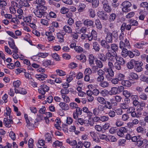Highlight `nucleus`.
Masks as SVG:
<instances>
[{
    "mask_svg": "<svg viewBox=\"0 0 148 148\" xmlns=\"http://www.w3.org/2000/svg\"><path fill=\"white\" fill-rule=\"evenodd\" d=\"M75 30L77 32H79L80 28L82 25V23L81 21H76L75 23Z\"/></svg>",
    "mask_w": 148,
    "mask_h": 148,
    "instance_id": "nucleus-23",
    "label": "nucleus"
},
{
    "mask_svg": "<svg viewBox=\"0 0 148 148\" xmlns=\"http://www.w3.org/2000/svg\"><path fill=\"white\" fill-rule=\"evenodd\" d=\"M49 54L47 53H39L37 56L39 57L45 58L48 56Z\"/></svg>",
    "mask_w": 148,
    "mask_h": 148,
    "instance_id": "nucleus-58",
    "label": "nucleus"
},
{
    "mask_svg": "<svg viewBox=\"0 0 148 148\" xmlns=\"http://www.w3.org/2000/svg\"><path fill=\"white\" fill-rule=\"evenodd\" d=\"M139 97L140 99L144 101H147L148 99L147 95L145 93H140L139 95Z\"/></svg>",
    "mask_w": 148,
    "mask_h": 148,
    "instance_id": "nucleus-34",
    "label": "nucleus"
},
{
    "mask_svg": "<svg viewBox=\"0 0 148 148\" xmlns=\"http://www.w3.org/2000/svg\"><path fill=\"white\" fill-rule=\"evenodd\" d=\"M51 56L53 59L55 60L56 61H59L60 60V57L57 53H52L51 54Z\"/></svg>",
    "mask_w": 148,
    "mask_h": 148,
    "instance_id": "nucleus-53",
    "label": "nucleus"
},
{
    "mask_svg": "<svg viewBox=\"0 0 148 148\" xmlns=\"http://www.w3.org/2000/svg\"><path fill=\"white\" fill-rule=\"evenodd\" d=\"M123 95L126 97V98H128L130 97L131 95V93L130 92L127 90H125L123 92Z\"/></svg>",
    "mask_w": 148,
    "mask_h": 148,
    "instance_id": "nucleus-61",
    "label": "nucleus"
},
{
    "mask_svg": "<svg viewBox=\"0 0 148 148\" xmlns=\"http://www.w3.org/2000/svg\"><path fill=\"white\" fill-rule=\"evenodd\" d=\"M88 59L89 64L90 66H92L93 65H94L95 58L92 54H90L89 56Z\"/></svg>",
    "mask_w": 148,
    "mask_h": 148,
    "instance_id": "nucleus-24",
    "label": "nucleus"
},
{
    "mask_svg": "<svg viewBox=\"0 0 148 148\" xmlns=\"http://www.w3.org/2000/svg\"><path fill=\"white\" fill-rule=\"evenodd\" d=\"M91 137L93 138L94 141L96 142H98L99 139L97 137V134L94 132H91L90 133Z\"/></svg>",
    "mask_w": 148,
    "mask_h": 148,
    "instance_id": "nucleus-21",
    "label": "nucleus"
},
{
    "mask_svg": "<svg viewBox=\"0 0 148 148\" xmlns=\"http://www.w3.org/2000/svg\"><path fill=\"white\" fill-rule=\"evenodd\" d=\"M94 22L93 21L89 20L86 19L83 22V24L84 26L87 27L93 26Z\"/></svg>",
    "mask_w": 148,
    "mask_h": 148,
    "instance_id": "nucleus-18",
    "label": "nucleus"
},
{
    "mask_svg": "<svg viewBox=\"0 0 148 148\" xmlns=\"http://www.w3.org/2000/svg\"><path fill=\"white\" fill-rule=\"evenodd\" d=\"M95 62L97 65V66L100 69L101 68L103 67V65L102 62L100 60H95Z\"/></svg>",
    "mask_w": 148,
    "mask_h": 148,
    "instance_id": "nucleus-51",
    "label": "nucleus"
},
{
    "mask_svg": "<svg viewBox=\"0 0 148 148\" xmlns=\"http://www.w3.org/2000/svg\"><path fill=\"white\" fill-rule=\"evenodd\" d=\"M113 35L112 33L108 32L105 39L106 40L108 43H112L113 42Z\"/></svg>",
    "mask_w": 148,
    "mask_h": 148,
    "instance_id": "nucleus-13",
    "label": "nucleus"
},
{
    "mask_svg": "<svg viewBox=\"0 0 148 148\" xmlns=\"http://www.w3.org/2000/svg\"><path fill=\"white\" fill-rule=\"evenodd\" d=\"M127 132L126 128L124 127H120L119 130H117V135L121 137H123L124 136V133Z\"/></svg>",
    "mask_w": 148,
    "mask_h": 148,
    "instance_id": "nucleus-10",
    "label": "nucleus"
},
{
    "mask_svg": "<svg viewBox=\"0 0 148 148\" xmlns=\"http://www.w3.org/2000/svg\"><path fill=\"white\" fill-rule=\"evenodd\" d=\"M44 5H38L36 6V8H38L41 11L43 12L45 14L46 13L45 11L47 10V7L45 6Z\"/></svg>",
    "mask_w": 148,
    "mask_h": 148,
    "instance_id": "nucleus-31",
    "label": "nucleus"
},
{
    "mask_svg": "<svg viewBox=\"0 0 148 148\" xmlns=\"http://www.w3.org/2000/svg\"><path fill=\"white\" fill-rule=\"evenodd\" d=\"M103 8L104 10L107 13H110L112 11V9L109 5L103 6Z\"/></svg>",
    "mask_w": 148,
    "mask_h": 148,
    "instance_id": "nucleus-41",
    "label": "nucleus"
},
{
    "mask_svg": "<svg viewBox=\"0 0 148 148\" xmlns=\"http://www.w3.org/2000/svg\"><path fill=\"white\" fill-rule=\"evenodd\" d=\"M92 49L96 52H99L100 49V46L98 43L95 41L92 43Z\"/></svg>",
    "mask_w": 148,
    "mask_h": 148,
    "instance_id": "nucleus-16",
    "label": "nucleus"
},
{
    "mask_svg": "<svg viewBox=\"0 0 148 148\" xmlns=\"http://www.w3.org/2000/svg\"><path fill=\"white\" fill-rule=\"evenodd\" d=\"M131 26L130 24L127 25L126 23H123L121 27V32H123L125 30V29L128 31L130 30L131 29Z\"/></svg>",
    "mask_w": 148,
    "mask_h": 148,
    "instance_id": "nucleus-11",
    "label": "nucleus"
},
{
    "mask_svg": "<svg viewBox=\"0 0 148 148\" xmlns=\"http://www.w3.org/2000/svg\"><path fill=\"white\" fill-rule=\"evenodd\" d=\"M95 23L97 29H100L102 28V25L98 19H97L95 20Z\"/></svg>",
    "mask_w": 148,
    "mask_h": 148,
    "instance_id": "nucleus-39",
    "label": "nucleus"
},
{
    "mask_svg": "<svg viewBox=\"0 0 148 148\" xmlns=\"http://www.w3.org/2000/svg\"><path fill=\"white\" fill-rule=\"evenodd\" d=\"M63 29L66 33L70 34L72 32L71 28L70 27L67 25H65L63 27Z\"/></svg>",
    "mask_w": 148,
    "mask_h": 148,
    "instance_id": "nucleus-32",
    "label": "nucleus"
},
{
    "mask_svg": "<svg viewBox=\"0 0 148 148\" xmlns=\"http://www.w3.org/2000/svg\"><path fill=\"white\" fill-rule=\"evenodd\" d=\"M108 74L106 75L105 77L108 81H111L114 76V73L112 69H107L106 71Z\"/></svg>",
    "mask_w": 148,
    "mask_h": 148,
    "instance_id": "nucleus-4",
    "label": "nucleus"
},
{
    "mask_svg": "<svg viewBox=\"0 0 148 148\" xmlns=\"http://www.w3.org/2000/svg\"><path fill=\"white\" fill-rule=\"evenodd\" d=\"M130 76L134 80H138L139 79L138 75L136 73L133 72L131 73H130Z\"/></svg>",
    "mask_w": 148,
    "mask_h": 148,
    "instance_id": "nucleus-45",
    "label": "nucleus"
},
{
    "mask_svg": "<svg viewBox=\"0 0 148 148\" xmlns=\"http://www.w3.org/2000/svg\"><path fill=\"white\" fill-rule=\"evenodd\" d=\"M143 63L141 62L136 61L134 65V69L137 72L142 71L143 70L142 66Z\"/></svg>",
    "mask_w": 148,
    "mask_h": 148,
    "instance_id": "nucleus-6",
    "label": "nucleus"
},
{
    "mask_svg": "<svg viewBox=\"0 0 148 148\" xmlns=\"http://www.w3.org/2000/svg\"><path fill=\"white\" fill-rule=\"evenodd\" d=\"M108 116L110 117H114L116 116V112L114 110H110L108 113Z\"/></svg>",
    "mask_w": 148,
    "mask_h": 148,
    "instance_id": "nucleus-48",
    "label": "nucleus"
},
{
    "mask_svg": "<svg viewBox=\"0 0 148 148\" xmlns=\"http://www.w3.org/2000/svg\"><path fill=\"white\" fill-rule=\"evenodd\" d=\"M121 83L123 86L127 87H129L131 86V83L128 80H123Z\"/></svg>",
    "mask_w": 148,
    "mask_h": 148,
    "instance_id": "nucleus-37",
    "label": "nucleus"
},
{
    "mask_svg": "<svg viewBox=\"0 0 148 148\" xmlns=\"http://www.w3.org/2000/svg\"><path fill=\"white\" fill-rule=\"evenodd\" d=\"M99 85L102 88H105L108 87L109 84L107 81H103L100 82Z\"/></svg>",
    "mask_w": 148,
    "mask_h": 148,
    "instance_id": "nucleus-30",
    "label": "nucleus"
},
{
    "mask_svg": "<svg viewBox=\"0 0 148 148\" xmlns=\"http://www.w3.org/2000/svg\"><path fill=\"white\" fill-rule=\"evenodd\" d=\"M76 58L80 60H83V61L85 62L86 60V56L84 54H82L80 55H77L76 56Z\"/></svg>",
    "mask_w": 148,
    "mask_h": 148,
    "instance_id": "nucleus-42",
    "label": "nucleus"
},
{
    "mask_svg": "<svg viewBox=\"0 0 148 148\" xmlns=\"http://www.w3.org/2000/svg\"><path fill=\"white\" fill-rule=\"evenodd\" d=\"M88 12L89 13V16L90 17L93 18L95 16V11L92 9L90 8L89 9Z\"/></svg>",
    "mask_w": 148,
    "mask_h": 148,
    "instance_id": "nucleus-57",
    "label": "nucleus"
},
{
    "mask_svg": "<svg viewBox=\"0 0 148 148\" xmlns=\"http://www.w3.org/2000/svg\"><path fill=\"white\" fill-rule=\"evenodd\" d=\"M132 5L131 3L128 1H124L121 4V5L123 7L122 11L125 12H127L130 11L131 10L130 8Z\"/></svg>",
    "mask_w": 148,
    "mask_h": 148,
    "instance_id": "nucleus-3",
    "label": "nucleus"
},
{
    "mask_svg": "<svg viewBox=\"0 0 148 148\" xmlns=\"http://www.w3.org/2000/svg\"><path fill=\"white\" fill-rule=\"evenodd\" d=\"M100 93L102 96L103 97H106L108 95L110 92L107 90L104 89L103 90H102Z\"/></svg>",
    "mask_w": 148,
    "mask_h": 148,
    "instance_id": "nucleus-55",
    "label": "nucleus"
},
{
    "mask_svg": "<svg viewBox=\"0 0 148 148\" xmlns=\"http://www.w3.org/2000/svg\"><path fill=\"white\" fill-rule=\"evenodd\" d=\"M147 42H143V43H137L134 44V47L140 49L143 48L144 45H147Z\"/></svg>",
    "mask_w": 148,
    "mask_h": 148,
    "instance_id": "nucleus-28",
    "label": "nucleus"
},
{
    "mask_svg": "<svg viewBox=\"0 0 148 148\" xmlns=\"http://www.w3.org/2000/svg\"><path fill=\"white\" fill-rule=\"evenodd\" d=\"M62 97L65 102L68 103L70 101V99L67 95H62Z\"/></svg>",
    "mask_w": 148,
    "mask_h": 148,
    "instance_id": "nucleus-60",
    "label": "nucleus"
},
{
    "mask_svg": "<svg viewBox=\"0 0 148 148\" xmlns=\"http://www.w3.org/2000/svg\"><path fill=\"white\" fill-rule=\"evenodd\" d=\"M17 12L18 14V18L19 19H21L22 18V17H23V11L21 8H18L17 10Z\"/></svg>",
    "mask_w": 148,
    "mask_h": 148,
    "instance_id": "nucleus-35",
    "label": "nucleus"
},
{
    "mask_svg": "<svg viewBox=\"0 0 148 148\" xmlns=\"http://www.w3.org/2000/svg\"><path fill=\"white\" fill-rule=\"evenodd\" d=\"M127 112L128 114H131L132 117H137V116L135 111V108L133 107H131L127 109Z\"/></svg>",
    "mask_w": 148,
    "mask_h": 148,
    "instance_id": "nucleus-12",
    "label": "nucleus"
},
{
    "mask_svg": "<svg viewBox=\"0 0 148 148\" xmlns=\"http://www.w3.org/2000/svg\"><path fill=\"white\" fill-rule=\"evenodd\" d=\"M19 5H18V8H22L23 6L28 7L29 5V4L26 1L23 2L20 1L18 2Z\"/></svg>",
    "mask_w": 148,
    "mask_h": 148,
    "instance_id": "nucleus-26",
    "label": "nucleus"
},
{
    "mask_svg": "<svg viewBox=\"0 0 148 148\" xmlns=\"http://www.w3.org/2000/svg\"><path fill=\"white\" fill-rule=\"evenodd\" d=\"M125 42L123 41H120L119 43V47L122 51L121 52V55L124 58H126L128 55V53L129 51L128 49H130L131 46L129 41L127 39L124 40Z\"/></svg>",
    "mask_w": 148,
    "mask_h": 148,
    "instance_id": "nucleus-1",
    "label": "nucleus"
},
{
    "mask_svg": "<svg viewBox=\"0 0 148 148\" xmlns=\"http://www.w3.org/2000/svg\"><path fill=\"white\" fill-rule=\"evenodd\" d=\"M110 95H115L118 93L117 88L116 87H112L109 91Z\"/></svg>",
    "mask_w": 148,
    "mask_h": 148,
    "instance_id": "nucleus-40",
    "label": "nucleus"
},
{
    "mask_svg": "<svg viewBox=\"0 0 148 148\" xmlns=\"http://www.w3.org/2000/svg\"><path fill=\"white\" fill-rule=\"evenodd\" d=\"M83 111L87 114L88 115L90 116H91L92 115V113L90 111L88 108L86 107H83L82 109Z\"/></svg>",
    "mask_w": 148,
    "mask_h": 148,
    "instance_id": "nucleus-27",
    "label": "nucleus"
},
{
    "mask_svg": "<svg viewBox=\"0 0 148 148\" xmlns=\"http://www.w3.org/2000/svg\"><path fill=\"white\" fill-rule=\"evenodd\" d=\"M79 8L78 9V11L79 12H82L84 10V9L86 7V5L84 3H81L79 5Z\"/></svg>",
    "mask_w": 148,
    "mask_h": 148,
    "instance_id": "nucleus-46",
    "label": "nucleus"
},
{
    "mask_svg": "<svg viewBox=\"0 0 148 148\" xmlns=\"http://www.w3.org/2000/svg\"><path fill=\"white\" fill-rule=\"evenodd\" d=\"M57 75L60 76H63L66 75V73L61 70L57 69L56 71Z\"/></svg>",
    "mask_w": 148,
    "mask_h": 148,
    "instance_id": "nucleus-49",
    "label": "nucleus"
},
{
    "mask_svg": "<svg viewBox=\"0 0 148 148\" xmlns=\"http://www.w3.org/2000/svg\"><path fill=\"white\" fill-rule=\"evenodd\" d=\"M49 87L47 85L42 84L40 86V88L38 89V92L42 95H44L46 92L49 90Z\"/></svg>",
    "mask_w": 148,
    "mask_h": 148,
    "instance_id": "nucleus-5",
    "label": "nucleus"
},
{
    "mask_svg": "<svg viewBox=\"0 0 148 148\" xmlns=\"http://www.w3.org/2000/svg\"><path fill=\"white\" fill-rule=\"evenodd\" d=\"M130 102V99L128 98H126L125 99V102L121 103L120 105V107L122 109L125 110L127 109L129 107V104Z\"/></svg>",
    "mask_w": 148,
    "mask_h": 148,
    "instance_id": "nucleus-8",
    "label": "nucleus"
},
{
    "mask_svg": "<svg viewBox=\"0 0 148 148\" xmlns=\"http://www.w3.org/2000/svg\"><path fill=\"white\" fill-rule=\"evenodd\" d=\"M63 35L61 34L60 33H57L56 36L59 39L58 41L60 42H64Z\"/></svg>",
    "mask_w": 148,
    "mask_h": 148,
    "instance_id": "nucleus-38",
    "label": "nucleus"
},
{
    "mask_svg": "<svg viewBox=\"0 0 148 148\" xmlns=\"http://www.w3.org/2000/svg\"><path fill=\"white\" fill-rule=\"evenodd\" d=\"M43 64L44 66L47 67L48 66L51 65H53L51 62L50 60H45L43 62Z\"/></svg>",
    "mask_w": 148,
    "mask_h": 148,
    "instance_id": "nucleus-54",
    "label": "nucleus"
},
{
    "mask_svg": "<svg viewBox=\"0 0 148 148\" xmlns=\"http://www.w3.org/2000/svg\"><path fill=\"white\" fill-rule=\"evenodd\" d=\"M34 11V13L36 16L39 18H42V16L45 14L43 12L41 11L38 8H36Z\"/></svg>",
    "mask_w": 148,
    "mask_h": 148,
    "instance_id": "nucleus-15",
    "label": "nucleus"
},
{
    "mask_svg": "<svg viewBox=\"0 0 148 148\" xmlns=\"http://www.w3.org/2000/svg\"><path fill=\"white\" fill-rule=\"evenodd\" d=\"M129 23L131 26H136L138 24V23L137 21L133 19L130 20L129 21Z\"/></svg>",
    "mask_w": 148,
    "mask_h": 148,
    "instance_id": "nucleus-47",
    "label": "nucleus"
},
{
    "mask_svg": "<svg viewBox=\"0 0 148 148\" xmlns=\"http://www.w3.org/2000/svg\"><path fill=\"white\" fill-rule=\"evenodd\" d=\"M97 101L101 104H105L106 101L105 99L102 97H99L97 98Z\"/></svg>",
    "mask_w": 148,
    "mask_h": 148,
    "instance_id": "nucleus-36",
    "label": "nucleus"
},
{
    "mask_svg": "<svg viewBox=\"0 0 148 148\" xmlns=\"http://www.w3.org/2000/svg\"><path fill=\"white\" fill-rule=\"evenodd\" d=\"M113 52H111V49H109L107 50V52L105 54V58H106V61L107 59H108L110 61H114L117 56L116 53H113Z\"/></svg>",
    "mask_w": 148,
    "mask_h": 148,
    "instance_id": "nucleus-2",
    "label": "nucleus"
},
{
    "mask_svg": "<svg viewBox=\"0 0 148 148\" xmlns=\"http://www.w3.org/2000/svg\"><path fill=\"white\" fill-rule=\"evenodd\" d=\"M59 105L62 110H67L69 109L68 105L64 102H61L60 103Z\"/></svg>",
    "mask_w": 148,
    "mask_h": 148,
    "instance_id": "nucleus-20",
    "label": "nucleus"
},
{
    "mask_svg": "<svg viewBox=\"0 0 148 148\" xmlns=\"http://www.w3.org/2000/svg\"><path fill=\"white\" fill-rule=\"evenodd\" d=\"M21 83V82L19 80L13 82V84L15 88L18 87Z\"/></svg>",
    "mask_w": 148,
    "mask_h": 148,
    "instance_id": "nucleus-56",
    "label": "nucleus"
},
{
    "mask_svg": "<svg viewBox=\"0 0 148 148\" xmlns=\"http://www.w3.org/2000/svg\"><path fill=\"white\" fill-rule=\"evenodd\" d=\"M47 75L45 74L42 73L41 74L36 75V77L39 80H43L47 77Z\"/></svg>",
    "mask_w": 148,
    "mask_h": 148,
    "instance_id": "nucleus-22",
    "label": "nucleus"
},
{
    "mask_svg": "<svg viewBox=\"0 0 148 148\" xmlns=\"http://www.w3.org/2000/svg\"><path fill=\"white\" fill-rule=\"evenodd\" d=\"M125 75L122 73H119L117 75L116 77L119 81H121L123 80L125 78Z\"/></svg>",
    "mask_w": 148,
    "mask_h": 148,
    "instance_id": "nucleus-44",
    "label": "nucleus"
},
{
    "mask_svg": "<svg viewBox=\"0 0 148 148\" xmlns=\"http://www.w3.org/2000/svg\"><path fill=\"white\" fill-rule=\"evenodd\" d=\"M90 35L94 37V40H96L97 39V32L94 29L92 30Z\"/></svg>",
    "mask_w": 148,
    "mask_h": 148,
    "instance_id": "nucleus-50",
    "label": "nucleus"
},
{
    "mask_svg": "<svg viewBox=\"0 0 148 148\" xmlns=\"http://www.w3.org/2000/svg\"><path fill=\"white\" fill-rule=\"evenodd\" d=\"M45 140L46 142L48 143L51 141V137L50 134L47 133L45 135Z\"/></svg>",
    "mask_w": 148,
    "mask_h": 148,
    "instance_id": "nucleus-43",
    "label": "nucleus"
},
{
    "mask_svg": "<svg viewBox=\"0 0 148 148\" xmlns=\"http://www.w3.org/2000/svg\"><path fill=\"white\" fill-rule=\"evenodd\" d=\"M105 40H102L100 41L101 46L107 49V50H108L109 49H111L110 45Z\"/></svg>",
    "mask_w": 148,
    "mask_h": 148,
    "instance_id": "nucleus-14",
    "label": "nucleus"
},
{
    "mask_svg": "<svg viewBox=\"0 0 148 148\" xmlns=\"http://www.w3.org/2000/svg\"><path fill=\"white\" fill-rule=\"evenodd\" d=\"M97 14L98 17L102 20L106 21L108 19L107 14L104 11H99Z\"/></svg>",
    "mask_w": 148,
    "mask_h": 148,
    "instance_id": "nucleus-9",
    "label": "nucleus"
},
{
    "mask_svg": "<svg viewBox=\"0 0 148 148\" xmlns=\"http://www.w3.org/2000/svg\"><path fill=\"white\" fill-rule=\"evenodd\" d=\"M69 11V9L65 7H63L61 8L60 12L62 14H66L68 13Z\"/></svg>",
    "mask_w": 148,
    "mask_h": 148,
    "instance_id": "nucleus-64",
    "label": "nucleus"
},
{
    "mask_svg": "<svg viewBox=\"0 0 148 148\" xmlns=\"http://www.w3.org/2000/svg\"><path fill=\"white\" fill-rule=\"evenodd\" d=\"M66 142L70 145L74 146L77 144V142L75 140H70L69 139H67L66 140Z\"/></svg>",
    "mask_w": 148,
    "mask_h": 148,
    "instance_id": "nucleus-33",
    "label": "nucleus"
},
{
    "mask_svg": "<svg viewBox=\"0 0 148 148\" xmlns=\"http://www.w3.org/2000/svg\"><path fill=\"white\" fill-rule=\"evenodd\" d=\"M106 56H104V55L103 53H100L98 55V58L99 59L103 62L106 61Z\"/></svg>",
    "mask_w": 148,
    "mask_h": 148,
    "instance_id": "nucleus-59",
    "label": "nucleus"
},
{
    "mask_svg": "<svg viewBox=\"0 0 148 148\" xmlns=\"http://www.w3.org/2000/svg\"><path fill=\"white\" fill-rule=\"evenodd\" d=\"M110 47L112 50L114 52L116 53V51H117L118 50V47L116 44H111L110 45Z\"/></svg>",
    "mask_w": 148,
    "mask_h": 148,
    "instance_id": "nucleus-29",
    "label": "nucleus"
},
{
    "mask_svg": "<svg viewBox=\"0 0 148 148\" xmlns=\"http://www.w3.org/2000/svg\"><path fill=\"white\" fill-rule=\"evenodd\" d=\"M115 59L116 62L122 66H123L125 62V60L123 58L117 56Z\"/></svg>",
    "mask_w": 148,
    "mask_h": 148,
    "instance_id": "nucleus-19",
    "label": "nucleus"
},
{
    "mask_svg": "<svg viewBox=\"0 0 148 148\" xmlns=\"http://www.w3.org/2000/svg\"><path fill=\"white\" fill-rule=\"evenodd\" d=\"M117 15L114 13H112L110 14L109 17V21L110 22L114 21L117 17Z\"/></svg>",
    "mask_w": 148,
    "mask_h": 148,
    "instance_id": "nucleus-25",
    "label": "nucleus"
},
{
    "mask_svg": "<svg viewBox=\"0 0 148 148\" xmlns=\"http://www.w3.org/2000/svg\"><path fill=\"white\" fill-rule=\"evenodd\" d=\"M140 7L141 8H146L147 9L148 8V3L146 2H142L140 4Z\"/></svg>",
    "mask_w": 148,
    "mask_h": 148,
    "instance_id": "nucleus-63",
    "label": "nucleus"
},
{
    "mask_svg": "<svg viewBox=\"0 0 148 148\" xmlns=\"http://www.w3.org/2000/svg\"><path fill=\"white\" fill-rule=\"evenodd\" d=\"M10 41H8V44L11 48L12 49L13 52L14 53H18V49L15 45L14 40L11 38H10Z\"/></svg>",
    "mask_w": 148,
    "mask_h": 148,
    "instance_id": "nucleus-7",
    "label": "nucleus"
},
{
    "mask_svg": "<svg viewBox=\"0 0 148 148\" xmlns=\"http://www.w3.org/2000/svg\"><path fill=\"white\" fill-rule=\"evenodd\" d=\"M74 49L76 52L78 53H81L83 51V48L79 46H76Z\"/></svg>",
    "mask_w": 148,
    "mask_h": 148,
    "instance_id": "nucleus-52",
    "label": "nucleus"
},
{
    "mask_svg": "<svg viewBox=\"0 0 148 148\" xmlns=\"http://www.w3.org/2000/svg\"><path fill=\"white\" fill-rule=\"evenodd\" d=\"M136 61L134 59H131L127 64V68L129 69H132L134 67Z\"/></svg>",
    "mask_w": 148,
    "mask_h": 148,
    "instance_id": "nucleus-17",
    "label": "nucleus"
},
{
    "mask_svg": "<svg viewBox=\"0 0 148 148\" xmlns=\"http://www.w3.org/2000/svg\"><path fill=\"white\" fill-rule=\"evenodd\" d=\"M92 6L94 8L97 7L99 4V1L98 0H95L92 2Z\"/></svg>",
    "mask_w": 148,
    "mask_h": 148,
    "instance_id": "nucleus-62",
    "label": "nucleus"
}]
</instances>
